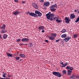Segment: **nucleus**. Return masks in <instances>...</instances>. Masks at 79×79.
I'll list each match as a JSON object with an SVG mask.
<instances>
[{"instance_id": "1", "label": "nucleus", "mask_w": 79, "mask_h": 79, "mask_svg": "<svg viewBox=\"0 0 79 79\" xmlns=\"http://www.w3.org/2000/svg\"><path fill=\"white\" fill-rule=\"evenodd\" d=\"M50 13L51 12H50L46 15L47 19H49V21H53V19L54 20H55L56 18L55 17H53V16H54V14H50Z\"/></svg>"}, {"instance_id": "2", "label": "nucleus", "mask_w": 79, "mask_h": 79, "mask_svg": "<svg viewBox=\"0 0 79 79\" xmlns=\"http://www.w3.org/2000/svg\"><path fill=\"white\" fill-rule=\"evenodd\" d=\"M52 74L54 76H57V77H60L61 76V73L59 72H52Z\"/></svg>"}, {"instance_id": "3", "label": "nucleus", "mask_w": 79, "mask_h": 79, "mask_svg": "<svg viewBox=\"0 0 79 79\" xmlns=\"http://www.w3.org/2000/svg\"><path fill=\"white\" fill-rule=\"evenodd\" d=\"M64 19L65 20V23H66L67 24H68L69 23V21H71V20H69V17H66Z\"/></svg>"}, {"instance_id": "4", "label": "nucleus", "mask_w": 79, "mask_h": 79, "mask_svg": "<svg viewBox=\"0 0 79 79\" xmlns=\"http://www.w3.org/2000/svg\"><path fill=\"white\" fill-rule=\"evenodd\" d=\"M29 15H30V16H34V17H38L37 14L33 12H30L29 14Z\"/></svg>"}, {"instance_id": "5", "label": "nucleus", "mask_w": 79, "mask_h": 79, "mask_svg": "<svg viewBox=\"0 0 79 79\" xmlns=\"http://www.w3.org/2000/svg\"><path fill=\"white\" fill-rule=\"evenodd\" d=\"M32 5L35 8V9H39V6H37V5L35 3H33L32 4Z\"/></svg>"}, {"instance_id": "6", "label": "nucleus", "mask_w": 79, "mask_h": 79, "mask_svg": "<svg viewBox=\"0 0 79 79\" xmlns=\"http://www.w3.org/2000/svg\"><path fill=\"white\" fill-rule=\"evenodd\" d=\"M29 40V39L27 38H23L22 39L21 41L22 42H27Z\"/></svg>"}, {"instance_id": "7", "label": "nucleus", "mask_w": 79, "mask_h": 79, "mask_svg": "<svg viewBox=\"0 0 79 79\" xmlns=\"http://www.w3.org/2000/svg\"><path fill=\"white\" fill-rule=\"evenodd\" d=\"M71 38L70 37H66L65 39H64L63 40L64 42H68L69 40V39H70Z\"/></svg>"}, {"instance_id": "8", "label": "nucleus", "mask_w": 79, "mask_h": 79, "mask_svg": "<svg viewBox=\"0 0 79 79\" xmlns=\"http://www.w3.org/2000/svg\"><path fill=\"white\" fill-rule=\"evenodd\" d=\"M19 13H20V12H19V11H16L15 12L13 13V15H15V16H16L17 15H19Z\"/></svg>"}, {"instance_id": "9", "label": "nucleus", "mask_w": 79, "mask_h": 79, "mask_svg": "<svg viewBox=\"0 0 79 79\" xmlns=\"http://www.w3.org/2000/svg\"><path fill=\"white\" fill-rule=\"evenodd\" d=\"M72 74V71L69 70H67V75L68 76H70Z\"/></svg>"}, {"instance_id": "10", "label": "nucleus", "mask_w": 79, "mask_h": 79, "mask_svg": "<svg viewBox=\"0 0 79 79\" xmlns=\"http://www.w3.org/2000/svg\"><path fill=\"white\" fill-rule=\"evenodd\" d=\"M56 7H57V5L55 4L54 5H52L51 6L50 8V9L52 8H55Z\"/></svg>"}, {"instance_id": "11", "label": "nucleus", "mask_w": 79, "mask_h": 79, "mask_svg": "<svg viewBox=\"0 0 79 79\" xmlns=\"http://www.w3.org/2000/svg\"><path fill=\"white\" fill-rule=\"evenodd\" d=\"M75 17H76V16L74 13L71 14L70 16L71 19H73V18H74Z\"/></svg>"}, {"instance_id": "12", "label": "nucleus", "mask_w": 79, "mask_h": 79, "mask_svg": "<svg viewBox=\"0 0 79 79\" xmlns=\"http://www.w3.org/2000/svg\"><path fill=\"white\" fill-rule=\"evenodd\" d=\"M8 37V35L6 34H4L3 35V38L4 39H6Z\"/></svg>"}, {"instance_id": "13", "label": "nucleus", "mask_w": 79, "mask_h": 79, "mask_svg": "<svg viewBox=\"0 0 79 79\" xmlns=\"http://www.w3.org/2000/svg\"><path fill=\"white\" fill-rule=\"evenodd\" d=\"M49 5H50V3L48 2H46L44 3V6H48Z\"/></svg>"}, {"instance_id": "14", "label": "nucleus", "mask_w": 79, "mask_h": 79, "mask_svg": "<svg viewBox=\"0 0 79 79\" xmlns=\"http://www.w3.org/2000/svg\"><path fill=\"white\" fill-rule=\"evenodd\" d=\"M49 39L50 40H53L55 39V38L54 37H52V36H49Z\"/></svg>"}, {"instance_id": "15", "label": "nucleus", "mask_w": 79, "mask_h": 79, "mask_svg": "<svg viewBox=\"0 0 79 79\" xmlns=\"http://www.w3.org/2000/svg\"><path fill=\"white\" fill-rule=\"evenodd\" d=\"M44 29V27L43 26H41L39 27L38 28V29L41 30H43Z\"/></svg>"}, {"instance_id": "16", "label": "nucleus", "mask_w": 79, "mask_h": 79, "mask_svg": "<svg viewBox=\"0 0 79 79\" xmlns=\"http://www.w3.org/2000/svg\"><path fill=\"white\" fill-rule=\"evenodd\" d=\"M6 54L7 55V56H8V57H13V56L10 53H7Z\"/></svg>"}, {"instance_id": "17", "label": "nucleus", "mask_w": 79, "mask_h": 79, "mask_svg": "<svg viewBox=\"0 0 79 79\" xmlns=\"http://www.w3.org/2000/svg\"><path fill=\"white\" fill-rule=\"evenodd\" d=\"M19 56H20L21 57H22V58H25V57H26L25 55H24V54H20Z\"/></svg>"}, {"instance_id": "18", "label": "nucleus", "mask_w": 79, "mask_h": 79, "mask_svg": "<svg viewBox=\"0 0 79 79\" xmlns=\"http://www.w3.org/2000/svg\"><path fill=\"white\" fill-rule=\"evenodd\" d=\"M7 32V31H6V30H2L1 31V33L3 34L4 33H5V32Z\"/></svg>"}, {"instance_id": "19", "label": "nucleus", "mask_w": 79, "mask_h": 79, "mask_svg": "<svg viewBox=\"0 0 79 79\" xmlns=\"http://www.w3.org/2000/svg\"><path fill=\"white\" fill-rule=\"evenodd\" d=\"M66 36V34H65L62 35L61 37H62V38H65Z\"/></svg>"}, {"instance_id": "20", "label": "nucleus", "mask_w": 79, "mask_h": 79, "mask_svg": "<svg viewBox=\"0 0 79 79\" xmlns=\"http://www.w3.org/2000/svg\"><path fill=\"white\" fill-rule=\"evenodd\" d=\"M33 46V44H32V43H30L28 45L29 47H32Z\"/></svg>"}, {"instance_id": "21", "label": "nucleus", "mask_w": 79, "mask_h": 79, "mask_svg": "<svg viewBox=\"0 0 79 79\" xmlns=\"http://www.w3.org/2000/svg\"><path fill=\"white\" fill-rule=\"evenodd\" d=\"M73 38H74V39H76V38H77V34H75L73 35Z\"/></svg>"}, {"instance_id": "22", "label": "nucleus", "mask_w": 79, "mask_h": 79, "mask_svg": "<svg viewBox=\"0 0 79 79\" xmlns=\"http://www.w3.org/2000/svg\"><path fill=\"white\" fill-rule=\"evenodd\" d=\"M50 10L51 11H55L56 10V9L55 8H51Z\"/></svg>"}, {"instance_id": "23", "label": "nucleus", "mask_w": 79, "mask_h": 79, "mask_svg": "<svg viewBox=\"0 0 79 79\" xmlns=\"http://www.w3.org/2000/svg\"><path fill=\"white\" fill-rule=\"evenodd\" d=\"M67 31L65 29H64L62 30L61 32H62V33H64V32H66Z\"/></svg>"}, {"instance_id": "24", "label": "nucleus", "mask_w": 79, "mask_h": 79, "mask_svg": "<svg viewBox=\"0 0 79 79\" xmlns=\"http://www.w3.org/2000/svg\"><path fill=\"white\" fill-rule=\"evenodd\" d=\"M38 14V16H39L40 17H41V16H42V13H41V12H40Z\"/></svg>"}, {"instance_id": "25", "label": "nucleus", "mask_w": 79, "mask_h": 79, "mask_svg": "<svg viewBox=\"0 0 79 79\" xmlns=\"http://www.w3.org/2000/svg\"><path fill=\"white\" fill-rule=\"evenodd\" d=\"M79 21V16H78V18L76 19V21H75V23H77Z\"/></svg>"}, {"instance_id": "26", "label": "nucleus", "mask_w": 79, "mask_h": 79, "mask_svg": "<svg viewBox=\"0 0 79 79\" xmlns=\"http://www.w3.org/2000/svg\"><path fill=\"white\" fill-rule=\"evenodd\" d=\"M56 22H57L58 23H61V22H62V21H61V20H56Z\"/></svg>"}, {"instance_id": "27", "label": "nucleus", "mask_w": 79, "mask_h": 79, "mask_svg": "<svg viewBox=\"0 0 79 79\" xmlns=\"http://www.w3.org/2000/svg\"><path fill=\"white\" fill-rule=\"evenodd\" d=\"M62 73L64 74H66V73H67L66 71L65 70H63L62 71Z\"/></svg>"}, {"instance_id": "28", "label": "nucleus", "mask_w": 79, "mask_h": 79, "mask_svg": "<svg viewBox=\"0 0 79 79\" xmlns=\"http://www.w3.org/2000/svg\"><path fill=\"white\" fill-rule=\"evenodd\" d=\"M35 14H38L39 13H40V12L39 11L36 10L35 11Z\"/></svg>"}, {"instance_id": "29", "label": "nucleus", "mask_w": 79, "mask_h": 79, "mask_svg": "<svg viewBox=\"0 0 79 79\" xmlns=\"http://www.w3.org/2000/svg\"><path fill=\"white\" fill-rule=\"evenodd\" d=\"M20 58V57H16L15 59H16V60H17V61H18V60H19Z\"/></svg>"}, {"instance_id": "30", "label": "nucleus", "mask_w": 79, "mask_h": 79, "mask_svg": "<svg viewBox=\"0 0 79 79\" xmlns=\"http://www.w3.org/2000/svg\"><path fill=\"white\" fill-rule=\"evenodd\" d=\"M6 73H4L2 75V77H6Z\"/></svg>"}, {"instance_id": "31", "label": "nucleus", "mask_w": 79, "mask_h": 79, "mask_svg": "<svg viewBox=\"0 0 79 79\" xmlns=\"http://www.w3.org/2000/svg\"><path fill=\"white\" fill-rule=\"evenodd\" d=\"M0 79H10V78H8V77H7L6 78H2V77H0Z\"/></svg>"}, {"instance_id": "32", "label": "nucleus", "mask_w": 79, "mask_h": 79, "mask_svg": "<svg viewBox=\"0 0 79 79\" xmlns=\"http://www.w3.org/2000/svg\"><path fill=\"white\" fill-rule=\"evenodd\" d=\"M69 64V63L66 62L64 64L65 66V67L66 66H67V65H68Z\"/></svg>"}, {"instance_id": "33", "label": "nucleus", "mask_w": 79, "mask_h": 79, "mask_svg": "<svg viewBox=\"0 0 79 79\" xmlns=\"http://www.w3.org/2000/svg\"><path fill=\"white\" fill-rule=\"evenodd\" d=\"M73 67H71L70 68V69L71 71L73 70Z\"/></svg>"}, {"instance_id": "34", "label": "nucleus", "mask_w": 79, "mask_h": 79, "mask_svg": "<svg viewBox=\"0 0 79 79\" xmlns=\"http://www.w3.org/2000/svg\"><path fill=\"white\" fill-rule=\"evenodd\" d=\"M70 68V67L69 66H68L66 67V69H69Z\"/></svg>"}, {"instance_id": "35", "label": "nucleus", "mask_w": 79, "mask_h": 79, "mask_svg": "<svg viewBox=\"0 0 79 79\" xmlns=\"http://www.w3.org/2000/svg\"><path fill=\"white\" fill-rule=\"evenodd\" d=\"M21 40V39H19L17 40V41L18 42H19V41H20Z\"/></svg>"}, {"instance_id": "36", "label": "nucleus", "mask_w": 79, "mask_h": 79, "mask_svg": "<svg viewBox=\"0 0 79 79\" xmlns=\"http://www.w3.org/2000/svg\"><path fill=\"white\" fill-rule=\"evenodd\" d=\"M60 40H61V39H60L59 40H56V42H59V41H60Z\"/></svg>"}, {"instance_id": "37", "label": "nucleus", "mask_w": 79, "mask_h": 79, "mask_svg": "<svg viewBox=\"0 0 79 79\" xmlns=\"http://www.w3.org/2000/svg\"><path fill=\"white\" fill-rule=\"evenodd\" d=\"M60 63L61 64H62V65H64V64H63V62L60 61Z\"/></svg>"}, {"instance_id": "38", "label": "nucleus", "mask_w": 79, "mask_h": 79, "mask_svg": "<svg viewBox=\"0 0 79 79\" xmlns=\"http://www.w3.org/2000/svg\"><path fill=\"white\" fill-rule=\"evenodd\" d=\"M3 27V29H5V24H4L3 25V26L2 27Z\"/></svg>"}, {"instance_id": "39", "label": "nucleus", "mask_w": 79, "mask_h": 79, "mask_svg": "<svg viewBox=\"0 0 79 79\" xmlns=\"http://www.w3.org/2000/svg\"><path fill=\"white\" fill-rule=\"evenodd\" d=\"M74 75H72V76L70 77V78H73V77H74Z\"/></svg>"}, {"instance_id": "40", "label": "nucleus", "mask_w": 79, "mask_h": 79, "mask_svg": "<svg viewBox=\"0 0 79 79\" xmlns=\"http://www.w3.org/2000/svg\"><path fill=\"white\" fill-rule=\"evenodd\" d=\"M76 77L77 79H79V76L78 75H77L76 76Z\"/></svg>"}, {"instance_id": "41", "label": "nucleus", "mask_w": 79, "mask_h": 79, "mask_svg": "<svg viewBox=\"0 0 79 79\" xmlns=\"http://www.w3.org/2000/svg\"><path fill=\"white\" fill-rule=\"evenodd\" d=\"M22 3L23 4H24V3H26V1H23L22 2Z\"/></svg>"}, {"instance_id": "42", "label": "nucleus", "mask_w": 79, "mask_h": 79, "mask_svg": "<svg viewBox=\"0 0 79 79\" xmlns=\"http://www.w3.org/2000/svg\"><path fill=\"white\" fill-rule=\"evenodd\" d=\"M51 36H52V37H54L53 33H51Z\"/></svg>"}, {"instance_id": "43", "label": "nucleus", "mask_w": 79, "mask_h": 79, "mask_svg": "<svg viewBox=\"0 0 79 79\" xmlns=\"http://www.w3.org/2000/svg\"><path fill=\"white\" fill-rule=\"evenodd\" d=\"M45 42H47V43H48V40H45Z\"/></svg>"}, {"instance_id": "44", "label": "nucleus", "mask_w": 79, "mask_h": 79, "mask_svg": "<svg viewBox=\"0 0 79 79\" xmlns=\"http://www.w3.org/2000/svg\"><path fill=\"white\" fill-rule=\"evenodd\" d=\"M24 45V44L23 43H20L19 44L20 45Z\"/></svg>"}, {"instance_id": "45", "label": "nucleus", "mask_w": 79, "mask_h": 79, "mask_svg": "<svg viewBox=\"0 0 79 79\" xmlns=\"http://www.w3.org/2000/svg\"><path fill=\"white\" fill-rule=\"evenodd\" d=\"M61 67L62 68H64V67H65V65H62V66H61Z\"/></svg>"}, {"instance_id": "46", "label": "nucleus", "mask_w": 79, "mask_h": 79, "mask_svg": "<svg viewBox=\"0 0 79 79\" xmlns=\"http://www.w3.org/2000/svg\"><path fill=\"white\" fill-rule=\"evenodd\" d=\"M8 76L9 77H11V76H10L9 74H8Z\"/></svg>"}, {"instance_id": "47", "label": "nucleus", "mask_w": 79, "mask_h": 79, "mask_svg": "<svg viewBox=\"0 0 79 79\" xmlns=\"http://www.w3.org/2000/svg\"><path fill=\"white\" fill-rule=\"evenodd\" d=\"M15 2H18V0H15Z\"/></svg>"}, {"instance_id": "48", "label": "nucleus", "mask_w": 79, "mask_h": 79, "mask_svg": "<svg viewBox=\"0 0 79 79\" xmlns=\"http://www.w3.org/2000/svg\"><path fill=\"white\" fill-rule=\"evenodd\" d=\"M23 61V59H20L18 61Z\"/></svg>"}, {"instance_id": "49", "label": "nucleus", "mask_w": 79, "mask_h": 79, "mask_svg": "<svg viewBox=\"0 0 79 79\" xmlns=\"http://www.w3.org/2000/svg\"><path fill=\"white\" fill-rule=\"evenodd\" d=\"M0 39H2V35H0Z\"/></svg>"}, {"instance_id": "50", "label": "nucleus", "mask_w": 79, "mask_h": 79, "mask_svg": "<svg viewBox=\"0 0 79 79\" xmlns=\"http://www.w3.org/2000/svg\"><path fill=\"white\" fill-rule=\"evenodd\" d=\"M42 32H45V30H43L42 31H41Z\"/></svg>"}, {"instance_id": "51", "label": "nucleus", "mask_w": 79, "mask_h": 79, "mask_svg": "<svg viewBox=\"0 0 79 79\" xmlns=\"http://www.w3.org/2000/svg\"><path fill=\"white\" fill-rule=\"evenodd\" d=\"M74 11H75V12H76H76H77V10H74Z\"/></svg>"}, {"instance_id": "52", "label": "nucleus", "mask_w": 79, "mask_h": 79, "mask_svg": "<svg viewBox=\"0 0 79 79\" xmlns=\"http://www.w3.org/2000/svg\"><path fill=\"white\" fill-rule=\"evenodd\" d=\"M55 35H56V34L55 33H54L53 34L54 37H55Z\"/></svg>"}, {"instance_id": "53", "label": "nucleus", "mask_w": 79, "mask_h": 79, "mask_svg": "<svg viewBox=\"0 0 79 79\" xmlns=\"http://www.w3.org/2000/svg\"><path fill=\"white\" fill-rule=\"evenodd\" d=\"M29 13H30V12L29 11H28V12L27 13V14H29Z\"/></svg>"}, {"instance_id": "54", "label": "nucleus", "mask_w": 79, "mask_h": 79, "mask_svg": "<svg viewBox=\"0 0 79 79\" xmlns=\"http://www.w3.org/2000/svg\"><path fill=\"white\" fill-rule=\"evenodd\" d=\"M41 2H44V0H41Z\"/></svg>"}, {"instance_id": "55", "label": "nucleus", "mask_w": 79, "mask_h": 79, "mask_svg": "<svg viewBox=\"0 0 79 79\" xmlns=\"http://www.w3.org/2000/svg\"><path fill=\"white\" fill-rule=\"evenodd\" d=\"M1 28H2V29H3V27H1Z\"/></svg>"}, {"instance_id": "56", "label": "nucleus", "mask_w": 79, "mask_h": 79, "mask_svg": "<svg viewBox=\"0 0 79 79\" xmlns=\"http://www.w3.org/2000/svg\"><path fill=\"white\" fill-rule=\"evenodd\" d=\"M28 44H24V45H27Z\"/></svg>"}, {"instance_id": "57", "label": "nucleus", "mask_w": 79, "mask_h": 79, "mask_svg": "<svg viewBox=\"0 0 79 79\" xmlns=\"http://www.w3.org/2000/svg\"><path fill=\"white\" fill-rule=\"evenodd\" d=\"M78 14H79V11L78 12Z\"/></svg>"}, {"instance_id": "58", "label": "nucleus", "mask_w": 79, "mask_h": 79, "mask_svg": "<svg viewBox=\"0 0 79 79\" xmlns=\"http://www.w3.org/2000/svg\"><path fill=\"white\" fill-rule=\"evenodd\" d=\"M2 73H4V72H3Z\"/></svg>"}, {"instance_id": "59", "label": "nucleus", "mask_w": 79, "mask_h": 79, "mask_svg": "<svg viewBox=\"0 0 79 79\" xmlns=\"http://www.w3.org/2000/svg\"><path fill=\"white\" fill-rule=\"evenodd\" d=\"M0 28H1V27H0Z\"/></svg>"}]
</instances>
